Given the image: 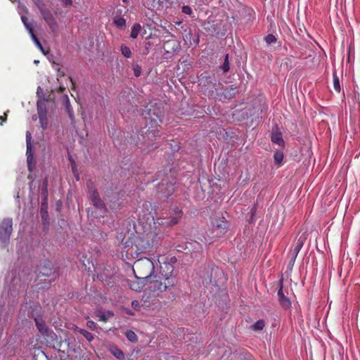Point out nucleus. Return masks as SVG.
<instances>
[{
    "label": "nucleus",
    "mask_w": 360,
    "mask_h": 360,
    "mask_svg": "<svg viewBox=\"0 0 360 360\" xmlns=\"http://www.w3.org/2000/svg\"><path fill=\"white\" fill-rule=\"evenodd\" d=\"M18 11L19 15H20L22 20V17L27 18L25 15L27 13V9L24 5L21 4L20 3L18 4Z\"/></svg>",
    "instance_id": "obj_29"
},
{
    "label": "nucleus",
    "mask_w": 360,
    "mask_h": 360,
    "mask_svg": "<svg viewBox=\"0 0 360 360\" xmlns=\"http://www.w3.org/2000/svg\"><path fill=\"white\" fill-rule=\"evenodd\" d=\"M41 196L43 201H46L48 197V181L46 179L42 183Z\"/></svg>",
    "instance_id": "obj_21"
},
{
    "label": "nucleus",
    "mask_w": 360,
    "mask_h": 360,
    "mask_svg": "<svg viewBox=\"0 0 360 360\" xmlns=\"http://www.w3.org/2000/svg\"><path fill=\"white\" fill-rule=\"evenodd\" d=\"M86 186H87V188H88L89 194L93 193L94 191H97V189H96L94 182L92 181H91V180H89L86 182Z\"/></svg>",
    "instance_id": "obj_34"
},
{
    "label": "nucleus",
    "mask_w": 360,
    "mask_h": 360,
    "mask_svg": "<svg viewBox=\"0 0 360 360\" xmlns=\"http://www.w3.org/2000/svg\"><path fill=\"white\" fill-rule=\"evenodd\" d=\"M174 298H175V295L172 293V299H174Z\"/></svg>",
    "instance_id": "obj_53"
},
{
    "label": "nucleus",
    "mask_w": 360,
    "mask_h": 360,
    "mask_svg": "<svg viewBox=\"0 0 360 360\" xmlns=\"http://www.w3.org/2000/svg\"><path fill=\"white\" fill-rule=\"evenodd\" d=\"M182 210L179 207H175L173 210V216L171 217V220L167 222L170 226L176 224L182 217Z\"/></svg>",
    "instance_id": "obj_15"
},
{
    "label": "nucleus",
    "mask_w": 360,
    "mask_h": 360,
    "mask_svg": "<svg viewBox=\"0 0 360 360\" xmlns=\"http://www.w3.org/2000/svg\"><path fill=\"white\" fill-rule=\"evenodd\" d=\"M110 352L112 354V355L117 359L122 360L124 359V354L120 349L117 347H113L111 349Z\"/></svg>",
    "instance_id": "obj_20"
},
{
    "label": "nucleus",
    "mask_w": 360,
    "mask_h": 360,
    "mask_svg": "<svg viewBox=\"0 0 360 360\" xmlns=\"http://www.w3.org/2000/svg\"><path fill=\"white\" fill-rule=\"evenodd\" d=\"M149 115L150 113H148ZM154 117L150 116V117H145L146 120H150V125L148 129L141 134V139L139 137L140 143H139V147L143 150H150L155 148V142L159 137L158 135L159 132L160 123L162 122L160 118L153 113Z\"/></svg>",
    "instance_id": "obj_3"
},
{
    "label": "nucleus",
    "mask_w": 360,
    "mask_h": 360,
    "mask_svg": "<svg viewBox=\"0 0 360 360\" xmlns=\"http://www.w3.org/2000/svg\"><path fill=\"white\" fill-rule=\"evenodd\" d=\"M125 335H126L127 340L131 342H135L138 340L136 334L133 330H127L125 333Z\"/></svg>",
    "instance_id": "obj_25"
},
{
    "label": "nucleus",
    "mask_w": 360,
    "mask_h": 360,
    "mask_svg": "<svg viewBox=\"0 0 360 360\" xmlns=\"http://www.w3.org/2000/svg\"><path fill=\"white\" fill-rule=\"evenodd\" d=\"M115 25L118 27V28H124L126 25V20L124 18L122 17H116L114 18V20H113Z\"/></svg>",
    "instance_id": "obj_23"
},
{
    "label": "nucleus",
    "mask_w": 360,
    "mask_h": 360,
    "mask_svg": "<svg viewBox=\"0 0 360 360\" xmlns=\"http://www.w3.org/2000/svg\"><path fill=\"white\" fill-rule=\"evenodd\" d=\"M290 260L289 262V264H288V267L290 269H292V266H294V264H295V259L297 258V257L294 256V255H290Z\"/></svg>",
    "instance_id": "obj_44"
},
{
    "label": "nucleus",
    "mask_w": 360,
    "mask_h": 360,
    "mask_svg": "<svg viewBox=\"0 0 360 360\" xmlns=\"http://www.w3.org/2000/svg\"><path fill=\"white\" fill-rule=\"evenodd\" d=\"M131 307L136 311H139L141 309L139 302L138 300H133L131 302Z\"/></svg>",
    "instance_id": "obj_40"
},
{
    "label": "nucleus",
    "mask_w": 360,
    "mask_h": 360,
    "mask_svg": "<svg viewBox=\"0 0 360 360\" xmlns=\"http://www.w3.org/2000/svg\"><path fill=\"white\" fill-rule=\"evenodd\" d=\"M141 29V26L140 25V24H135L131 29V37L133 39H136L139 34Z\"/></svg>",
    "instance_id": "obj_24"
},
{
    "label": "nucleus",
    "mask_w": 360,
    "mask_h": 360,
    "mask_svg": "<svg viewBox=\"0 0 360 360\" xmlns=\"http://www.w3.org/2000/svg\"><path fill=\"white\" fill-rule=\"evenodd\" d=\"M282 155L279 154L278 153H276L275 155H274V158H282Z\"/></svg>",
    "instance_id": "obj_49"
},
{
    "label": "nucleus",
    "mask_w": 360,
    "mask_h": 360,
    "mask_svg": "<svg viewBox=\"0 0 360 360\" xmlns=\"http://www.w3.org/2000/svg\"><path fill=\"white\" fill-rule=\"evenodd\" d=\"M303 245L304 239L302 237H300L291 248L289 252V255L297 257V255L300 252V250L302 249Z\"/></svg>",
    "instance_id": "obj_14"
},
{
    "label": "nucleus",
    "mask_w": 360,
    "mask_h": 360,
    "mask_svg": "<svg viewBox=\"0 0 360 360\" xmlns=\"http://www.w3.org/2000/svg\"><path fill=\"white\" fill-rule=\"evenodd\" d=\"M92 203L98 209L103 210H106L105 205L100 197L96 199L95 200H93Z\"/></svg>",
    "instance_id": "obj_27"
},
{
    "label": "nucleus",
    "mask_w": 360,
    "mask_h": 360,
    "mask_svg": "<svg viewBox=\"0 0 360 360\" xmlns=\"http://www.w3.org/2000/svg\"><path fill=\"white\" fill-rule=\"evenodd\" d=\"M34 360H48L45 353L42 351H39L37 354L34 355Z\"/></svg>",
    "instance_id": "obj_32"
},
{
    "label": "nucleus",
    "mask_w": 360,
    "mask_h": 360,
    "mask_svg": "<svg viewBox=\"0 0 360 360\" xmlns=\"http://www.w3.org/2000/svg\"><path fill=\"white\" fill-rule=\"evenodd\" d=\"M41 217L44 221H46L48 218V212H47V202L46 201H43L41 207Z\"/></svg>",
    "instance_id": "obj_26"
},
{
    "label": "nucleus",
    "mask_w": 360,
    "mask_h": 360,
    "mask_svg": "<svg viewBox=\"0 0 360 360\" xmlns=\"http://www.w3.org/2000/svg\"><path fill=\"white\" fill-rule=\"evenodd\" d=\"M75 330L82 334L89 342H91L94 340V335L91 333L84 330L76 327Z\"/></svg>",
    "instance_id": "obj_19"
},
{
    "label": "nucleus",
    "mask_w": 360,
    "mask_h": 360,
    "mask_svg": "<svg viewBox=\"0 0 360 360\" xmlns=\"http://www.w3.org/2000/svg\"><path fill=\"white\" fill-rule=\"evenodd\" d=\"M217 229L213 226L211 222L208 229L205 231V235L203 236V239H200V240L205 243H212L215 241L219 238L221 237V234H217Z\"/></svg>",
    "instance_id": "obj_7"
},
{
    "label": "nucleus",
    "mask_w": 360,
    "mask_h": 360,
    "mask_svg": "<svg viewBox=\"0 0 360 360\" xmlns=\"http://www.w3.org/2000/svg\"><path fill=\"white\" fill-rule=\"evenodd\" d=\"M13 231V221L10 218L4 219L0 224V239L6 241L10 238Z\"/></svg>",
    "instance_id": "obj_6"
},
{
    "label": "nucleus",
    "mask_w": 360,
    "mask_h": 360,
    "mask_svg": "<svg viewBox=\"0 0 360 360\" xmlns=\"http://www.w3.org/2000/svg\"><path fill=\"white\" fill-rule=\"evenodd\" d=\"M32 136L30 131L26 133V143H27V158H32L33 154L32 153V146H31Z\"/></svg>",
    "instance_id": "obj_18"
},
{
    "label": "nucleus",
    "mask_w": 360,
    "mask_h": 360,
    "mask_svg": "<svg viewBox=\"0 0 360 360\" xmlns=\"http://www.w3.org/2000/svg\"><path fill=\"white\" fill-rule=\"evenodd\" d=\"M129 0H122L123 2L127 3Z\"/></svg>",
    "instance_id": "obj_54"
},
{
    "label": "nucleus",
    "mask_w": 360,
    "mask_h": 360,
    "mask_svg": "<svg viewBox=\"0 0 360 360\" xmlns=\"http://www.w3.org/2000/svg\"><path fill=\"white\" fill-rule=\"evenodd\" d=\"M217 229V234H221L222 236L226 233L229 228L228 221L224 219V217L215 218L211 221Z\"/></svg>",
    "instance_id": "obj_9"
},
{
    "label": "nucleus",
    "mask_w": 360,
    "mask_h": 360,
    "mask_svg": "<svg viewBox=\"0 0 360 360\" xmlns=\"http://www.w3.org/2000/svg\"><path fill=\"white\" fill-rule=\"evenodd\" d=\"M86 326H87L89 329H91V330H96V323H95L94 321H88L86 322Z\"/></svg>",
    "instance_id": "obj_41"
},
{
    "label": "nucleus",
    "mask_w": 360,
    "mask_h": 360,
    "mask_svg": "<svg viewBox=\"0 0 360 360\" xmlns=\"http://www.w3.org/2000/svg\"><path fill=\"white\" fill-rule=\"evenodd\" d=\"M37 96L39 98L38 101H44V108H46V106H45V101H46V100L44 98L43 90H42V89L40 86H38V88H37Z\"/></svg>",
    "instance_id": "obj_33"
},
{
    "label": "nucleus",
    "mask_w": 360,
    "mask_h": 360,
    "mask_svg": "<svg viewBox=\"0 0 360 360\" xmlns=\"http://www.w3.org/2000/svg\"><path fill=\"white\" fill-rule=\"evenodd\" d=\"M278 297L280 305L285 309L290 308L291 306V302L288 297L285 296L283 291V280L280 282V288L278 290Z\"/></svg>",
    "instance_id": "obj_12"
},
{
    "label": "nucleus",
    "mask_w": 360,
    "mask_h": 360,
    "mask_svg": "<svg viewBox=\"0 0 360 360\" xmlns=\"http://www.w3.org/2000/svg\"><path fill=\"white\" fill-rule=\"evenodd\" d=\"M61 1L65 6H70L72 3V0H61Z\"/></svg>",
    "instance_id": "obj_46"
},
{
    "label": "nucleus",
    "mask_w": 360,
    "mask_h": 360,
    "mask_svg": "<svg viewBox=\"0 0 360 360\" xmlns=\"http://www.w3.org/2000/svg\"><path fill=\"white\" fill-rule=\"evenodd\" d=\"M58 276V273L56 269L53 268V264L50 262H45L43 266L41 267L40 271L37 275V278L40 280H43V277L51 278L49 279V283L52 281H54L56 278Z\"/></svg>",
    "instance_id": "obj_5"
},
{
    "label": "nucleus",
    "mask_w": 360,
    "mask_h": 360,
    "mask_svg": "<svg viewBox=\"0 0 360 360\" xmlns=\"http://www.w3.org/2000/svg\"><path fill=\"white\" fill-rule=\"evenodd\" d=\"M271 141L274 143H276L280 146L284 144V141L283 139L282 134L280 131L277 130L272 131Z\"/></svg>",
    "instance_id": "obj_17"
},
{
    "label": "nucleus",
    "mask_w": 360,
    "mask_h": 360,
    "mask_svg": "<svg viewBox=\"0 0 360 360\" xmlns=\"http://www.w3.org/2000/svg\"><path fill=\"white\" fill-rule=\"evenodd\" d=\"M6 113H4L3 116H0V120H1L2 122H5L6 120Z\"/></svg>",
    "instance_id": "obj_48"
},
{
    "label": "nucleus",
    "mask_w": 360,
    "mask_h": 360,
    "mask_svg": "<svg viewBox=\"0 0 360 360\" xmlns=\"http://www.w3.org/2000/svg\"><path fill=\"white\" fill-rule=\"evenodd\" d=\"M40 12L50 29L52 31H55L58 27V24L51 11L47 9L40 8Z\"/></svg>",
    "instance_id": "obj_8"
},
{
    "label": "nucleus",
    "mask_w": 360,
    "mask_h": 360,
    "mask_svg": "<svg viewBox=\"0 0 360 360\" xmlns=\"http://www.w3.org/2000/svg\"><path fill=\"white\" fill-rule=\"evenodd\" d=\"M160 270L154 274L153 262L147 257H143L136 260L133 265V272L137 279H146L148 281V287L144 291L142 300L145 297L156 298L164 292H171L177 285L178 278L174 274V266L169 262L161 263L159 261Z\"/></svg>",
    "instance_id": "obj_1"
},
{
    "label": "nucleus",
    "mask_w": 360,
    "mask_h": 360,
    "mask_svg": "<svg viewBox=\"0 0 360 360\" xmlns=\"http://www.w3.org/2000/svg\"><path fill=\"white\" fill-rule=\"evenodd\" d=\"M67 108H68V112H69L70 117H71V119H72V112H70V109H69L68 106H67Z\"/></svg>",
    "instance_id": "obj_50"
},
{
    "label": "nucleus",
    "mask_w": 360,
    "mask_h": 360,
    "mask_svg": "<svg viewBox=\"0 0 360 360\" xmlns=\"http://www.w3.org/2000/svg\"><path fill=\"white\" fill-rule=\"evenodd\" d=\"M160 231H157L156 227H155L154 230L150 229L147 232L146 236L135 238L127 252L134 257V255L138 257L139 255L149 251L154 245L158 243L160 238Z\"/></svg>",
    "instance_id": "obj_2"
},
{
    "label": "nucleus",
    "mask_w": 360,
    "mask_h": 360,
    "mask_svg": "<svg viewBox=\"0 0 360 360\" xmlns=\"http://www.w3.org/2000/svg\"><path fill=\"white\" fill-rule=\"evenodd\" d=\"M175 182L170 181L168 179H163L157 186V192L160 197L168 198L172 195L175 191Z\"/></svg>",
    "instance_id": "obj_4"
},
{
    "label": "nucleus",
    "mask_w": 360,
    "mask_h": 360,
    "mask_svg": "<svg viewBox=\"0 0 360 360\" xmlns=\"http://www.w3.org/2000/svg\"><path fill=\"white\" fill-rule=\"evenodd\" d=\"M34 3L36 4V6L39 8V9L40 10V8H42L41 6H40V0H33Z\"/></svg>",
    "instance_id": "obj_47"
},
{
    "label": "nucleus",
    "mask_w": 360,
    "mask_h": 360,
    "mask_svg": "<svg viewBox=\"0 0 360 360\" xmlns=\"http://www.w3.org/2000/svg\"><path fill=\"white\" fill-rule=\"evenodd\" d=\"M89 195V197L91 198V201L95 200L96 199H97L98 198L100 197L98 191H94L93 193H91Z\"/></svg>",
    "instance_id": "obj_43"
},
{
    "label": "nucleus",
    "mask_w": 360,
    "mask_h": 360,
    "mask_svg": "<svg viewBox=\"0 0 360 360\" xmlns=\"http://www.w3.org/2000/svg\"><path fill=\"white\" fill-rule=\"evenodd\" d=\"M121 52L122 53V55L126 57V58H130L131 56V50L127 46H124V45H122L121 46Z\"/></svg>",
    "instance_id": "obj_30"
},
{
    "label": "nucleus",
    "mask_w": 360,
    "mask_h": 360,
    "mask_svg": "<svg viewBox=\"0 0 360 360\" xmlns=\"http://www.w3.org/2000/svg\"><path fill=\"white\" fill-rule=\"evenodd\" d=\"M182 12L186 14L191 15L192 13V9L188 6H184L182 8Z\"/></svg>",
    "instance_id": "obj_42"
},
{
    "label": "nucleus",
    "mask_w": 360,
    "mask_h": 360,
    "mask_svg": "<svg viewBox=\"0 0 360 360\" xmlns=\"http://www.w3.org/2000/svg\"><path fill=\"white\" fill-rule=\"evenodd\" d=\"M62 345H63V343H60V345L58 346L59 347L58 350H60V351L61 350Z\"/></svg>",
    "instance_id": "obj_51"
},
{
    "label": "nucleus",
    "mask_w": 360,
    "mask_h": 360,
    "mask_svg": "<svg viewBox=\"0 0 360 360\" xmlns=\"http://www.w3.org/2000/svg\"><path fill=\"white\" fill-rule=\"evenodd\" d=\"M265 326L264 320L259 319L256 321L252 326V328L255 330H262Z\"/></svg>",
    "instance_id": "obj_28"
},
{
    "label": "nucleus",
    "mask_w": 360,
    "mask_h": 360,
    "mask_svg": "<svg viewBox=\"0 0 360 360\" xmlns=\"http://www.w3.org/2000/svg\"><path fill=\"white\" fill-rule=\"evenodd\" d=\"M114 316V313L111 311H106L99 316V321L107 322L108 319Z\"/></svg>",
    "instance_id": "obj_22"
},
{
    "label": "nucleus",
    "mask_w": 360,
    "mask_h": 360,
    "mask_svg": "<svg viewBox=\"0 0 360 360\" xmlns=\"http://www.w3.org/2000/svg\"><path fill=\"white\" fill-rule=\"evenodd\" d=\"M70 160L71 167H72V172H73L76 179L78 180L79 177H78V174H77L76 162H75L74 159H70Z\"/></svg>",
    "instance_id": "obj_36"
},
{
    "label": "nucleus",
    "mask_w": 360,
    "mask_h": 360,
    "mask_svg": "<svg viewBox=\"0 0 360 360\" xmlns=\"http://www.w3.org/2000/svg\"><path fill=\"white\" fill-rule=\"evenodd\" d=\"M229 56H226L225 61L221 67L224 72H227L229 70V64L228 60Z\"/></svg>",
    "instance_id": "obj_38"
},
{
    "label": "nucleus",
    "mask_w": 360,
    "mask_h": 360,
    "mask_svg": "<svg viewBox=\"0 0 360 360\" xmlns=\"http://www.w3.org/2000/svg\"><path fill=\"white\" fill-rule=\"evenodd\" d=\"M128 285L134 291H141L146 285H148V281L146 279H137L135 281H128Z\"/></svg>",
    "instance_id": "obj_13"
},
{
    "label": "nucleus",
    "mask_w": 360,
    "mask_h": 360,
    "mask_svg": "<svg viewBox=\"0 0 360 360\" xmlns=\"http://www.w3.org/2000/svg\"><path fill=\"white\" fill-rule=\"evenodd\" d=\"M35 325L37 327L39 331L43 335H47L49 328L46 326L45 322L38 318H34Z\"/></svg>",
    "instance_id": "obj_16"
},
{
    "label": "nucleus",
    "mask_w": 360,
    "mask_h": 360,
    "mask_svg": "<svg viewBox=\"0 0 360 360\" xmlns=\"http://www.w3.org/2000/svg\"><path fill=\"white\" fill-rule=\"evenodd\" d=\"M134 75L138 77L140 76L141 75V68L139 65H136L134 66Z\"/></svg>",
    "instance_id": "obj_39"
},
{
    "label": "nucleus",
    "mask_w": 360,
    "mask_h": 360,
    "mask_svg": "<svg viewBox=\"0 0 360 360\" xmlns=\"http://www.w3.org/2000/svg\"><path fill=\"white\" fill-rule=\"evenodd\" d=\"M283 159H274V165L277 167H280L283 165Z\"/></svg>",
    "instance_id": "obj_45"
},
{
    "label": "nucleus",
    "mask_w": 360,
    "mask_h": 360,
    "mask_svg": "<svg viewBox=\"0 0 360 360\" xmlns=\"http://www.w3.org/2000/svg\"><path fill=\"white\" fill-rule=\"evenodd\" d=\"M333 85H334V89L336 91H340V85L339 83L338 77L337 76L333 77Z\"/></svg>",
    "instance_id": "obj_37"
},
{
    "label": "nucleus",
    "mask_w": 360,
    "mask_h": 360,
    "mask_svg": "<svg viewBox=\"0 0 360 360\" xmlns=\"http://www.w3.org/2000/svg\"><path fill=\"white\" fill-rule=\"evenodd\" d=\"M264 40L267 45L275 44L277 41L276 37L271 34L266 36Z\"/></svg>",
    "instance_id": "obj_31"
},
{
    "label": "nucleus",
    "mask_w": 360,
    "mask_h": 360,
    "mask_svg": "<svg viewBox=\"0 0 360 360\" xmlns=\"http://www.w3.org/2000/svg\"><path fill=\"white\" fill-rule=\"evenodd\" d=\"M35 160L36 159H32V158L27 159L28 169L30 172H32L34 169V167L36 163Z\"/></svg>",
    "instance_id": "obj_35"
},
{
    "label": "nucleus",
    "mask_w": 360,
    "mask_h": 360,
    "mask_svg": "<svg viewBox=\"0 0 360 360\" xmlns=\"http://www.w3.org/2000/svg\"><path fill=\"white\" fill-rule=\"evenodd\" d=\"M22 23L25 25L27 30L28 31L29 34H30L32 39L33 40L34 44L41 50V51L45 54V51H44L40 41H39V39L34 34L32 25L28 23L27 18L22 17Z\"/></svg>",
    "instance_id": "obj_11"
},
{
    "label": "nucleus",
    "mask_w": 360,
    "mask_h": 360,
    "mask_svg": "<svg viewBox=\"0 0 360 360\" xmlns=\"http://www.w3.org/2000/svg\"><path fill=\"white\" fill-rule=\"evenodd\" d=\"M34 63L37 65L39 63V61L38 60H35Z\"/></svg>",
    "instance_id": "obj_52"
},
{
    "label": "nucleus",
    "mask_w": 360,
    "mask_h": 360,
    "mask_svg": "<svg viewBox=\"0 0 360 360\" xmlns=\"http://www.w3.org/2000/svg\"><path fill=\"white\" fill-rule=\"evenodd\" d=\"M37 105L40 124L43 129H46L48 121L46 117V108H44V101H37Z\"/></svg>",
    "instance_id": "obj_10"
}]
</instances>
